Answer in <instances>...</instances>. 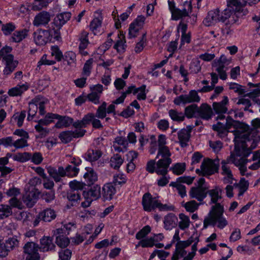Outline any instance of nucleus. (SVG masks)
I'll return each instance as SVG.
<instances>
[{"label":"nucleus","mask_w":260,"mask_h":260,"mask_svg":"<svg viewBox=\"0 0 260 260\" xmlns=\"http://www.w3.org/2000/svg\"><path fill=\"white\" fill-rule=\"evenodd\" d=\"M246 2L242 3L240 0H229L227 8L221 13L218 8L209 11L203 20L208 26L218 22L224 23L226 27L234 24H240V19H244L249 11L245 8Z\"/></svg>","instance_id":"1"},{"label":"nucleus","mask_w":260,"mask_h":260,"mask_svg":"<svg viewBox=\"0 0 260 260\" xmlns=\"http://www.w3.org/2000/svg\"><path fill=\"white\" fill-rule=\"evenodd\" d=\"M221 190L218 187L208 190V194L211 198V203L214 204L212 206L203 222V229H206L209 226H217L220 229H224L228 224L226 218L224 216V206L221 203H218V200L221 199L220 193Z\"/></svg>","instance_id":"2"},{"label":"nucleus","mask_w":260,"mask_h":260,"mask_svg":"<svg viewBox=\"0 0 260 260\" xmlns=\"http://www.w3.org/2000/svg\"><path fill=\"white\" fill-rule=\"evenodd\" d=\"M142 205L144 211L147 212L155 211L156 209H158L160 212L174 211L175 209V207L173 205L163 204L155 197H153L149 192L143 194Z\"/></svg>","instance_id":"3"},{"label":"nucleus","mask_w":260,"mask_h":260,"mask_svg":"<svg viewBox=\"0 0 260 260\" xmlns=\"http://www.w3.org/2000/svg\"><path fill=\"white\" fill-rule=\"evenodd\" d=\"M34 41L38 46H43L47 43L62 42L61 36L50 27L47 29H40L38 32H34Z\"/></svg>","instance_id":"4"},{"label":"nucleus","mask_w":260,"mask_h":260,"mask_svg":"<svg viewBox=\"0 0 260 260\" xmlns=\"http://www.w3.org/2000/svg\"><path fill=\"white\" fill-rule=\"evenodd\" d=\"M198 90L191 89L188 94H182L174 98L173 103L176 106H183L190 103H199L201 98Z\"/></svg>","instance_id":"5"},{"label":"nucleus","mask_w":260,"mask_h":260,"mask_svg":"<svg viewBox=\"0 0 260 260\" xmlns=\"http://www.w3.org/2000/svg\"><path fill=\"white\" fill-rule=\"evenodd\" d=\"M50 118L54 122L55 120H57L55 123L54 127L57 129H61L64 127H69L72 125L73 121V118L67 115H61L57 113L48 112Z\"/></svg>","instance_id":"6"},{"label":"nucleus","mask_w":260,"mask_h":260,"mask_svg":"<svg viewBox=\"0 0 260 260\" xmlns=\"http://www.w3.org/2000/svg\"><path fill=\"white\" fill-rule=\"evenodd\" d=\"M85 133L86 130L84 129L64 131L59 134L58 138L62 143L68 144L71 142L73 138H79L83 137Z\"/></svg>","instance_id":"7"},{"label":"nucleus","mask_w":260,"mask_h":260,"mask_svg":"<svg viewBox=\"0 0 260 260\" xmlns=\"http://www.w3.org/2000/svg\"><path fill=\"white\" fill-rule=\"evenodd\" d=\"M148 90L146 89V85L142 84L141 86L137 87L134 84H132L127 87V89L122 93L126 97L127 94L133 93L136 95L137 93V99L139 101H145L147 98V94Z\"/></svg>","instance_id":"8"},{"label":"nucleus","mask_w":260,"mask_h":260,"mask_svg":"<svg viewBox=\"0 0 260 260\" xmlns=\"http://www.w3.org/2000/svg\"><path fill=\"white\" fill-rule=\"evenodd\" d=\"M71 17V13L70 12H63L58 14L55 17L51 26L50 27L61 36L60 29L70 20Z\"/></svg>","instance_id":"9"},{"label":"nucleus","mask_w":260,"mask_h":260,"mask_svg":"<svg viewBox=\"0 0 260 260\" xmlns=\"http://www.w3.org/2000/svg\"><path fill=\"white\" fill-rule=\"evenodd\" d=\"M229 98L226 95L223 96L221 101L213 103V109L215 113L218 115V119L222 120L224 118L225 116L223 115V114L226 113L228 111L227 105L229 104Z\"/></svg>","instance_id":"10"},{"label":"nucleus","mask_w":260,"mask_h":260,"mask_svg":"<svg viewBox=\"0 0 260 260\" xmlns=\"http://www.w3.org/2000/svg\"><path fill=\"white\" fill-rule=\"evenodd\" d=\"M4 60L5 61V67L3 70V75L8 77L15 71L18 66V61L14 60V56L12 54H9Z\"/></svg>","instance_id":"11"},{"label":"nucleus","mask_w":260,"mask_h":260,"mask_svg":"<svg viewBox=\"0 0 260 260\" xmlns=\"http://www.w3.org/2000/svg\"><path fill=\"white\" fill-rule=\"evenodd\" d=\"M116 192V185L112 182L104 184L101 190V197L103 201H110L113 199Z\"/></svg>","instance_id":"12"},{"label":"nucleus","mask_w":260,"mask_h":260,"mask_svg":"<svg viewBox=\"0 0 260 260\" xmlns=\"http://www.w3.org/2000/svg\"><path fill=\"white\" fill-rule=\"evenodd\" d=\"M49 115L48 112L43 118H41L37 121L38 124L35 126L36 132L40 133L41 138L45 137L49 133L48 128L43 127V126H48L52 123V120L49 118Z\"/></svg>","instance_id":"13"},{"label":"nucleus","mask_w":260,"mask_h":260,"mask_svg":"<svg viewBox=\"0 0 260 260\" xmlns=\"http://www.w3.org/2000/svg\"><path fill=\"white\" fill-rule=\"evenodd\" d=\"M87 186V188L83 191V196H86L87 199H90L93 201L101 198V187L100 185L93 184Z\"/></svg>","instance_id":"14"},{"label":"nucleus","mask_w":260,"mask_h":260,"mask_svg":"<svg viewBox=\"0 0 260 260\" xmlns=\"http://www.w3.org/2000/svg\"><path fill=\"white\" fill-rule=\"evenodd\" d=\"M210 162L209 167H207L204 161L201 165V169L206 174V175L211 176L215 173H218L219 169V160L218 158L215 159H208Z\"/></svg>","instance_id":"15"},{"label":"nucleus","mask_w":260,"mask_h":260,"mask_svg":"<svg viewBox=\"0 0 260 260\" xmlns=\"http://www.w3.org/2000/svg\"><path fill=\"white\" fill-rule=\"evenodd\" d=\"M208 187H201L200 186L192 187L189 192L191 199H196L201 202L207 197Z\"/></svg>","instance_id":"16"},{"label":"nucleus","mask_w":260,"mask_h":260,"mask_svg":"<svg viewBox=\"0 0 260 260\" xmlns=\"http://www.w3.org/2000/svg\"><path fill=\"white\" fill-rule=\"evenodd\" d=\"M171 158H164L159 159L156 162L157 175H167L169 172L168 168L172 163Z\"/></svg>","instance_id":"17"},{"label":"nucleus","mask_w":260,"mask_h":260,"mask_svg":"<svg viewBox=\"0 0 260 260\" xmlns=\"http://www.w3.org/2000/svg\"><path fill=\"white\" fill-rule=\"evenodd\" d=\"M234 151L237 156L243 157L245 158H247L252 152V149L248 148L245 142H242L240 144L235 143Z\"/></svg>","instance_id":"18"},{"label":"nucleus","mask_w":260,"mask_h":260,"mask_svg":"<svg viewBox=\"0 0 260 260\" xmlns=\"http://www.w3.org/2000/svg\"><path fill=\"white\" fill-rule=\"evenodd\" d=\"M50 20V14L48 12L42 11L38 13L34 18L33 24L39 27L41 25H46Z\"/></svg>","instance_id":"19"},{"label":"nucleus","mask_w":260,"mask_h":260,"mask_svg":"<svg viewBox=\"0 0 260 260\" xmlns=\"http://www.w3.org/2000/svg\"><path fill=\"white\" fill-rule=\"evenodd\" d=\"M96 16H95L89 24V29L94 34L96 35V31L99 28L102 26L103 20V16L101 11H96L95 12Z\"/></svg>","instance_id":"20"},{"label":"nucleus","mask_w":260,"mask_h":260,"mask_svg":"<svg viewBox=\"0 0 260 260\" xmlns=\"http://www.w3.org/2000/svg\"><path fill=\"white\" fill-rule=\"evenodd\" d=\"M86 172L83 175V178L85 179V181L87 183V186H90L94 184L98 179V174L94 171L93 168L89 167H86L85 168Z\"/></svg>","instance_id":"21"},{"label":"nucleus","mask_w":260,"mask_h":260,"mask_svg":"<svg viewBox=\"0 0 260 260\" xmlns=\"http://www.w3.org/2000/svg\"><path fill=\"white\" fill-rule=\"evenodd\" d=\"M102 152L99 149H88L87 152L82 155V157L89 162H94L98 160L102 156Z\"/></svg>","instance_id":"22"},{"label":"nucleus","mask_w":260,"mask_h":260,"mask_svg":"<svg viewBox=\"0 0 260 260\" xmlns=\"http://www.w3.org/2000/svg\"><path fill=\"white\" fill-rule=\"evenodd\" d=\"M177 218L173 213H169L164 217V228L166 230L170 231L176 225Z\"/></svg>","instance_id":"23"},{"label":"nucleus","mask_w":260,"mask_h":260,"mask_svg":"<svg viewBox=\"0 0 260 260\" xmlns=\"http://www.w3.org/2000/svg\"><path fill=\"white\" fill-rule=\"evenodd\" d=\"M179 143L181 148L186 147L188 144V142L190 141L191 134H187L185 131V128L180 129L177 134Z\"/></svg>","instance_id":"24"},{"label":"nucleus","mask_w":260,"mask_h":260,"mask_svg":"<svg viewBox=\"0 0 260 260\" xmlns=\"http://www.w3.org/2000/svg\"><path fill=\"white\" fill-rule=\"evenodd\" d=\"M39 216L44 222H50L56 217L55 212L51 208H46L39 213Z\"/></svg>","instance_id":"25"},{"label":"nucleus","mask_w":260,"mask_h":260,"mask_svg":"<svg viewBox=\"0 0 260 260\" xmlns=\"http://www.w3.org/2000/svg\"><path fill=\"white\" fill-rule=\"evenodd\" d=\"M198 114L201 118L209 120L211 118L213 113L211 108L205 104L202 105L201 109L199 108Z\"/></svg>","instance_id":"26"},{"label":"nucleus","mask_w":260,"mask_h":260,"mask_svg":"<svg viewBox=\"0 0 260 260\" xmlns=\"http://www.w3.org/2000/svg\"><path fill=\"white\" fill-rule=\"evenodd\" d=\"M67 199L72 206H77L81 200V193L70 190L67 193Z\"/></svg>","instance_id":"27"},{"label":"nucleus","mask_w":260,"mask_h":260,"mask_svg":"<svg viewBox=\"0 0 260 260\" xmlns=\"http://www.w3.org/2000/svg\"><path fill=\"white\" fill-rule=\"evenodd\" d=\"M27 36V30L22 29L15 31L11 37L10 41L14 43H20Z\"/></svg>","instance_id":"28"},{"label":"nucleus","mask_w":260,"mask_h":260,"mask_svg":"<svg viewBox=\"0 0 260 260\" xmlns=\"http://www.w3.org/2000/svg\"><path fill=\"white\" fill-rule=\"evenodd\" d=\"M87 184L85 182L78 181L76 180L71 181L69 182V186L71 190L78 192H80L83 194V191L86 189Z\"/></svg>","instance_id":"29"},{"label":"nucleus","mask_w":260,"mask_h":260,"mask_svg":"<svg viewBox=\"0 0 260 260\" xmlns=\"http://www.w3.org/2000/svg\"><path fill=\"white\" fill-rule=\"evenodd\" d=\"M169 170L170 171H172L174 174L180 175L185 171L186 164L185 162H177L170 168Z\"/></svg>","instance_id":"30"},{"label":"nucleus","mask_w":260,"mask_h":260,"mask_svg":"<svg viewBox=\"0 0 260 260\" xmlns=\"http://www.w3.org/2000/svg\"><path fill=\"white\" fill-rule=\"evenodd\" d=\"M147 42L146 32H145L142 34L139 41L136 43L134 49L135 52L138 54L141 53L143 50Z\"/></svg>","instance_id":"31"},{"label":"nucleus","mask_w":260,"mask_h":260,"mask_svg":"<svg viewBox=\"0 0 260 260\" xmlns=\"http://www.w3.org/2000/svg\"><path fill=\"white\" fill-rule=\"evenodd\" d=\"M126 48L127 45L125 39L117 40L113 46V48L115 49L119 54H123L124 53Z\"/></svg>","instance_id":"32"},{"label":"nucleus","mask_w":260,"mask_h":260,"mask_svg":"<svg viewBox=\"0 0 260 260\" xmlns=\"http://www.w3.org/2000/svg\"><path fill=\"white\" fill-rule=\"evenodd\" d=\"M123 162V159L121 156L116 154L112 157L110 159V166L115 170H119Z\"/></svg>","instance_id":"33"},{"label":"nucleus","mask_w":260,"mask_h":260,"mask_svg":"<svg viewBox=\"0 0 260 260\" xmlns=\"http://www.w3.org/2000/svg\"><path fill=\"white\" fill-rule=\"evenodd\" d=\"M127 181L126 176L123 173H116L113 175L112 182L116 186H120L125 184Z\"/></svg>","instance_id":"34"},{"label":"nucleus","mask_w":260,"mask_h":260,"mask_svg":"<svg viewBox=\"0 0 260 260\" xmlns=\"http://www.w3.org/2000/svg\"><path fill=\"white\" fill-rule=\"evenodd\" d=\"M12 213V209L10 206L5 204L0 205V219L9 217Z\"/></svg>","instance_id":"35"},{"label":"nucleus","mask_w":260,"mask_h":260,"mask_svg":"<svg viewBox=\"0 0 260 260\" xmlns=\"http://www.w3.org/2000/svg\"><path fill=\"white\" fill-rule=\"evenodd\" d=\"M70 240L68 237L64 235L57 236L55 238V243L61 248H65L70 244Z\"/></svg>","instance_id":"36"},{"label":"nucleus","mask_w":260,"mask_h":260,"mask_svg":"<svg viewBox=\"0 0 260 260\" xmlns=\"http://www.w3.org/2000/svg\"><path fill=\"white\" fill-rule=\"evenodd\" d=\"M199 107L196 104H192L185 108L184 114L185 117L187 118H191L195 117V114L198 113Z\"/></svg>","instance_id":"37"},{"label":"nucleus","mask_w":260,"mask_h":260,"mask_svg":"<svg viewBox=\"0 0 260 260\" xmlns=\"http://www.w3.org/2000/svg\"><path fill=\"white\" fill-rule=\"evenodd\" d=\"M227 163V161H226L225 160H222L221 161V174L223 175H227V178H229V181L228 182L230 184H232L233 180H234V177L230 168L228 166H226Z\"/></svg>","instance_id":"38"},{"label":"nucleus","mask_w":260,"mask_h":260,"mask_svg":"<svg viewBox=\"0 0 260 260\" xmlns=\"http://www.w3.org/2000/svg\"><path fill=\"white\" fill-rule=\"evenodd\" d=\"M31 157V153L24 152L23 153H18L17 154L14 155L13 159L14 161L24 163L29 160Z\"/></svg>","instance_id":"39"},{"label":"nucleus","mask_w":260,"mask_h":260,"mask_svg":"<svg viewBox=\"0 0 260 260\" xmlns=\"http://www.w3.org/2000/svg\"><path fill=\"white\" fill-rule=\"evenodd\" d=\"M170 118L174 121L182 122L185 119V115L182 112H178L176 110L171 109L169 111Z\"/></svg>","instance_id":"40"},{"label":"nucleus","mask_w":260,"mask_h":260,"mask_svg":"<svg viewBox=\"0 0 260 260\" xmlns=\"http://www.w3.org/2000/svg\"><path fill=\"white\" fill-rule=\"evenodd\" d=\"M107 104L106 102H103L102 104L99 106L96 110L95 117H96L99 119H103L107 116L106 107Z\"/></svg>","instance_id":"41"},{"label":"nucleus","mask_w":260,"mask_h":260,"mask_svg":"<svg viewBox=\"0 0 260 260\" xmlns=\"http://www.w3.org/2000/svg\"><path fill=\"white\" fill-rule=\"evenodd\" d=\"M151 228L150 225H146L139 230L136 234V239L139 240L146 238L151 232Z\"/></svg>","instance_id":"42"},{"label":"nucleus","mask_w":260,"mask_h":260,"mask_svg":"<svg viewBox=\"0 0 260 260\" xmlns=\"http://www.w3.org/2000/svg\"><path fill=\"white\" fill-rule=\"evenodd\" d=\"M51 55L54 56L56 62L61 61L63 58V54L57 45H53L51 47Z\"/></svg>","instance_id":"43"},{"label":"nucleus","mask_w":260,"mask_h":260,"mask_svg":"<svg viewBox=\"0 0 260 260\" xmlns=\"http://www.w3.org/2000/svg\"><path fill=\"white\" fill-rule=\"evenodd\" d=\"M235 186H239L238 196L240 197L243 195L244 192L248 189L249 182L244 178H241L239 184L235 183Z\"/></svg>","instance_id":"44"},{"label":"nucleus","mask_w":260,"mask_h":260,"mask_svg":"<svg viewBox=\"0 0 260 260\" xmlns=\"http://www.w3.org/2000/svg\"><path fill=\"white\" fill-rule=\"evenodd\" d=\"M40 243L44 251L53 250L55 247V245L52 243L51 240L49 238H48L46 239H41L40 241Z\"/></svg>","instance_id":"45"},{"label":"nucleus","mask_w":260,"mask_h":260,"mask_svg":"<svg viewBox=\"0 0 260 260\" xmlns=\"http://www.w3.org/2000/svg\"><path fill=\"white\" fill-rule=\"evenodd\" d=\"M90 44L89 40L83 39L82 40L79 41V52L82 56H86L88 55V53L85 49L87 48Z\"/></svg>","instance_id":"46"},{"label":"nucleus","mask_w":260,"mask_h":260,"mask_svg":"<svg viewBox=\"0 0 260 260\" xmlns=\"http://www.w3.org/2000/svg\"><path fill=\"white\" fill-rule=\"evenodd\" d=\"M92 63L93 59L91 58L86 61L84 64L83 70L81 73L82 76L88 77L90 75Z\"/></svg>","instance_id":"47"},{"label":"nucleus","mask_w":260,"mask_h":260,"mask_svg":"<svg viewBox=\"0 0 260 260\" xmlns=\"http://www.w3.org/2000/svg\"><path fill=\"white\" fill-rule=\"evenodd\" d=\"M62 60L64 61H67L68 65H71L72 63L76 61V55L73 51H67L63 54Z\"/></svg>","instance_id":"48"},{"label":"nucleus","mask_w":260,"mask_h":260,"mask_svg":"<svg viewBox=\"0 0 260 260\" xmlns=\"http://www.w3.org/2000/svg\"><path fill=\"white\" fill-rule=\"evenodd\" d=\"M180 219L181 220L179 223L180 229L184 230L187 229L189 226L190 220L188 216L185 215L183 213H180L179 215Z\"/></svg>","instance_id":"49"},{"label":"nucleus","mask_w":260,"mask_h":260,"mask_svg":"<svg viewBox=\"0 0 260 260\" xmlns=\"http://www.w3.org/2000/svg\"><path fill=\"white\" fill-rule=\"evenodd\" d=\"M19 242L16 237L9 238L5 243L8 252L13 250L15 247L17 246Z\"/></svg>","instance_id":"50"},{"label":"nucleus","mask_w":260,"mask_h":260,"mask_svg":"<svg viewBox=\"0 0 260 260\" xmlns=\"http://www.w3.org/2000/svg\"><path fill=\"white\" fill-rule=\"evenodd\" d=\"M141 28L134 23H131L128 27V39H132L137 37V34Z\"/></svg>","instance_id":"51"},{"label":"nucleus","mask_w":260,"mask_h":260,"mask_svg":"<svg viewBox=\"0 0 260 260\" xmlns=\"http://www.w3.org/2000/svg\"><path fill=\"white\" fill-rule=\"evenodd\" d=\"M15 28L16 26L13 22H9L2 25V31L5 36H7L11 35Z\"/></svg>","instance_id":"52"},{"label":"nucleus","mask_w":260,"mask_h":260,"mask_svg":"<svg viewBox=\"0 0 260 260\" xmlns=\"http://www.w3.org/2000/svg\"><path fill=\"white\" fill-rule=\"evenodd\" d=\"M66 171L67 176L73 178L77 176L79 173L80 169L78 167H76V166L68 165L66 166Z\"/></svg>","instance_id":"53"},{"label":"nucleus","mask_w":260,"mask_h":260,"mask_svg":"<svg viewBox=\"0 0 260 260\" xmlns=\"http://www.w3.org/2000/svg\"><path fill=\"white\" fill-rule=\"evenodd\" d=\"M39 192H30V194L26 198V200L27 201L26 205L27 206L29 207H32L39 199Z\"/></svg>","instance_id":"54"},{"label":"nucleus","mask_w":260,"mask_h":260,"mask_svg":"<svg viewBox=\"0 0 260 260\" xmlns=\"http://www.w3.org/2000/svg\"><path fill=\"white\" fill-rule=\"evenodd\" d=\"M38 98L37 106L39 110V113L41 116H45L47 113L46 111V104H47V100H41L39 96H36Z\"/></svg>","instance_id":"55"},{"label":"nucleus","mask_w":260,"mask_h":260,"mask_svg":"<svg viewBox=\"0 0 260 260\" xmlns=\"http://www.w3.org/2000/svg\"><path fill=\"white\" fill-rule=\"evenodd\" d=\"M199 204L194 200L187 202L184 205L186 211L189 212H194L199 208Z\"/></svg>","instance_id":"56"},{"label":"nucleus","mask_w":260,"mask_h":260,"mask_svg":"<svg viewBox=\"0 0 260 260\" xmlns=\"http://www.w3.org/2000/svg\"><path fill=\"white\" fill-rule=\"evenodd\" d=\"M139 244L143 248L153 247L154 245V239L152 237H146L139 241Z\"/></svg>","instance_id":"57"},{"label":"nucleus","mask_w":260,"mask_h":260,"mask_svg":"<svg viewBox=\"0 0 260 260\" xmlns=\"http://www.w3.org/2000/svg\"><path fill=\"white\" fill-rule=\"evenodd\" d=\"M47 171L49 174V176L52 178L55 182L57 183L61 181V178L59 177L57 169L55 167L49 166L47 168Z\"/></svg>","instance_id":"58"},{"label":"nucleus","mask_w":260,"mask_h":260,"mask_svg":"<svg viewBox=\"0 0 260 260\" xmlns=\"http://www.w3.org/2000/svg\"><path fill=\"white\" fill-rule=\"evenodd\" d=\"M42 198L47 203H51L55 199L54 190H49V191H44L42 194Z\"/></svg>","instance_id":"59"},{"label":"nucleus","mask_w":260,"mask_h":260,"mask_svg":"<svg viewBox=\"0 0 260 260\" xmlns=\"http://www.w3.org/2000/svg\"><path fill=\"white\" fill-rule=\"evenodd\" d=\"M87 100L95 105L100 104L101 95L96 92H91L86 95Z\"/></svg>","instance_id":"60"},{"label":"nucleus","mask_w":260,"mask_h":260,"mask_svg":"<svg viewBox=\"0 0 260 260\" xmlns=\"http://www.w3.org/2000/svg\"><path fill=\"white\" fill-rule=\"evenodd\" d=\"M35 244L33 242H27L24 246L23 251L27 255L29 253H34L35 252H38V249L35 247Z\"/></svg>","instance_id":"61"},{"label":"nucleus","mask_w":260,"mask_h":260,"mask_svg":"<svg viewBox=\"0 0 260 260\" xmlns=\"http://www.w3.org/2000/svg\"><path fill=\"white\" fill-rule=\"evenodd\" d=\"M38 98H35L31 100L29 103L28 111V112L31 113L32 115H36L38 107L37 106Z\"/></svg>","instance_id":"62"},{"label":"nucleus","mask_w":260,"mask_h":260,"mask_svg":"<svg viewBox=\"0 0 260 260\" xmlns=\"http://www.w3.org/2000/svg\"><path fill=\"white\" fill-rule=\"evenodd\" d=\"M72 254V251L68 248L61 250L58 252V256L60 260H70Z\"/></svg>","instance_id":"63"},{"label":"nucleus","mask_w":260,"mask_h":260,"mask_svg":"<svg viewBox=\"0 0 260 260\" xmlns=\"http://www.w3.org/2000/svg\"><path fill=\"white\" fill-rule=\"evenodd\" d=\"M146 170L150 174L156 173L157 167L155 159H151L147 162Z\"/></svg>","instance_id":"64"}]
</instances>
